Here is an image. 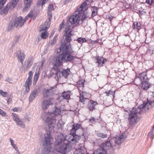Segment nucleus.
<instances>
[{"label":"nucleus","mask_w":154,"mask_h":154,"mask_svg":"<svg viewBox=\"0 0 154 154\" xmlns=\"http://www.w3.org/2000/svg\"><path fill=\"white\" fill-rule=\"evenodd\" d=\"M143 11H141V10H139V12L138 13V14L140 16V15H143V13H142Z\"/></svg>","instance_id":"59"},{"label":"nucleus","mask_w":154,"mask_h":154,"mask_svg":"<svg viewBox=\"0 0 154 154\" xmlns=\"http://www.w3.org/2000/svg\"><path fill=\"white\" fill-rule=\"evenodd\" d=\"M46 119L44 122L45 126V130L47 131L45 135L44 146L50 145L53 141V138L51 135V132L53 130L56 124V120L53 118L50 113H47L45 116Z\"/></svg>","instance_id":"2"},{"label":"nucleus","mask_w":154,"mask_h":154,"mask_svg":"<svg viewBox=\"0 0 154 154\" xmlns=\"http://www.w3.org/2000/svg\"><path fill=\"white\" fill-rule=\"evenodd\" d=\"M51 152L49 150H48L47 148H45L42 150V154H49V153Z\"/></svg>","instance_id":"40"},{"label":"nucleus","mask_w":154,"mask_h":154,"mask_svg":"<svg viewBox=\"0 0 154 154\" xmlns=\"http://www.w3.org/2000/svg\"><path fill=\"white\" fill-rule=\"evenodd\" d=\"M97 104V101L92 100H89L88 104V107L90 111H93L95 109V106Z\"/></svg>","instance_id":"17"},{"label":"nucleus","mask_w":154,"mask_h":154,"mask_svg":"<svg viewBox=\"0 0 154 154\" xmlns=\"http://www.w3.org/2000/svg\"><path fill=\"white\" fill-rule=\"evenodd\" d=\"M70 92H64L62 94V97L63 98L68 100L69 99L71 95Z\"/></svg>","instance_id":"31"},{"label":"nucleus","mask_w":154,"mask_h":154,"mask_svg":"<svg viewBox=\"0 0 154 154\" xmlns=\"http://www.w3.org/2000/svg\"><path fill=\"white\" fill-rule=\"evenodd\" d=\"M20 37V35L16 36L15 37V40L16 42H18Z\"/></svg>","instance_id":"55"},{"label":"nucleus","mask_w":154,"mask_h":154,"mask_svg":"<svg viewBox=\"0 0 154 154\" xmlns=\"http://www.w3.org/2000/svg\"><path fill=\"white\" fill-rule=\"evenodd\" d=\"M70 26H66L64 31L65 33H68L69 31L70 30Z\"/></svg>","instance_id":"50"},{"label":"nucleus","mask_w":154,"mask_h":154,"mask_svg":"<svg viewBox=\"0 0 154 154\" xmlns=\"http://www.w3.org/2000/svg\"><path fill=\"white\" fill-rule=\"evenodd\" d=\"M32 83V79L27 78L24 85V86L26 87L25 92L27 93L30 90V86Z\"/></svg>","instance_id":"18"},{"label":"nucleus","mask_w":154,"mask_h":154,"mask_svg":"<svg viewBox=\"0 0 154 154\" xmlns=\"http://www.w3.org/2000/svg\"><path fill=\"white\" fill-rule=\"evenodd\" d=\"M154 106V100L153 101H147L143 103V104L140 106L138 108H134L129 114L128 121L130 125H133L137 123L136 120L138 114H140L142 111V109L145 108V110H149L150 108Z\"/></svg>","instance_id":"3"},{"label":"nucleus","mask_w":154,"mask_h":154,"mask_svg":"<svg viewBox=\"0 0 154 154\" xmlns=\"http://www.w3.org/2000/svg\"><path fill=\"white\" fill-rule=\"evenodd\" d=\"M33 73L32 71H30L29 73V76L27 78L32 79Z\"/></svg>","instance_id":"53"},{"label":"nucleus","mask_w":154,"mask_h":154,"mask_svg":"<svg viewBox=\"0 0 154 154\" xmlns=\"http://www.w3.org/2000/svg\"><path fill=\"white\" fill-rule=\"evenodd\" d=\"M10 141L11 142V145L13 147L14 149L16 150H17V148L16 146V145L14 144V140L11 138H10Z\"/></svg>","instance_id":"41"},{"label":"nucleus","mask_w":154,"mask_h":154,"mask_svg":"<svg viewBox=\"0 0 154 154\" xmlns=\"http://www.w3.org/2000/svg\"><path fill=\"white\" fill-rule=\"evenodd\" d=\"M55 78L58 82L60 81L61 79H63L64 78L63 76L61 75V71L56 72Z\"/></svg>","instance_id":"28"},{"label":"nucleus","mask_w":154,"mask_h":154,"mask_svg":"<svg viewBox=\"0 0 154 154\" xmlns=\"http://www.w3.org/2000/svg\"><path fill=\"white\" fill-rule=\"evenodd\" d=\"M54 10V6L53 4H50L48 8V11H51L52 10Z\"/></svg>","instance_id":"48"},{"label":"nucleus","mask_w":154,"mask_h":154,"mask_svg":"<svg viewBox=\"0 0 154 154\" xmlns=\"http://www.w3.org/2000/svg\"><path fill=\"white\" fill-rule=\"evenodd\" d=\"M124 136L122 134L117 135L115 137L113 138V140L114 141L116 144H120L122 142Z\"/></svg>","instance_id":"16"},{"label":"nucleus","mask_w":154,"mask_h":154,"mask_svg":"<svg viewBox=\"0 0 154 154\" xmlns=\"http://www.w3.org/2000/svg\"><path fill=\"white\" fill-rule=\"evenodd\" d=\"M53 99L49 98L44 100L42 103V107L43 110H47L49 106L53 104Z\"/></svg>","instance_id":"9"},{"label":"nucleus","mask_w":154,"mask_h":154,"mask_svg":"<svg viewBox=\"0 0 154 154\" xmlns=\"http://www.w3.org/2000/svg\"><path fill=\"white\" fill-rule=\"evenodd\" d=\"M68 45L65 44L63 45V48L65 51L64 53L61 54L58 56L62 61L64 60L66 62L70 61L73 59V56L70 54H72L73 51L70 48L69 45V44Z\"/></svg>","instance_id":"5"},{"label":"nucleus","mask_w":154,"mask_h":154,"mask_svg":"<svg viewBox=\"0 0 154 154\" xmlns=\"http://www.w3.org/2000/svg\"><path fill=\"white\" fill-rule=\"evenodd\" d=\"M141 26V23L140 22H135L133 23V27L134 30L138 31L140 29Z\"/></svg>","instance_id":"26"},{"label":"nucleus","mask_w":154,"mask_h":154,"mask_svg":"<svg viewBox=\"0 0 154 154\" xmlns=\"http://www.w3.org/2000/svg\"><path fill=\"white\" fill-rule=\"evenodd\" d=\"M72 0H66L64 2L65 4H66L69 3Z\"/></svg>","instance_id":"60"},{"label":"nucleus","mask_w":154,"mask_h":154,"mask_svg":"<svg viewBox=\"0 0 154 154\" xmlns=\"http://www.w3.org/2000/svg\"><path fill=\"white\" fill-rule=\"evenodd\" d=\"M56 89L54 87H49L43 88L42 90V94L45 98H47L55 94Z\"/></svg>","instance_id":"8"},{"label":"nucleus","mask_w":154,"mask_h":154,"mask_svg":"<svg viewBox=\"0 0 154 154\" xmlns=\"http://www.w3.org/2000/svg\"><path fill=\"white\" fill-rule=\"evenodd\" d=\"M97 63H98V67H102L104 64L105 62L107 61L106 59L103 58L102 57H98L96 58Z\"/></svg>","instance_id":"19"},{"label":"nucleus","mask_w":154,"mask_h":154,"mask_svg":"<svg viewBox=\"0 0 154 154\" xmlns=\"http://www.w3.org/2000/svg\"><path fill=\"white\" fill-rule=\"evenodd\" d=\"M108 19H109L110 21H111L112 19V17L111 16H109L108 18Z\"/></svg>","instance_id":"61"},{"label":"nucleus","mask_w":154,"mask_h":154,"mask_svg":"<svg viewBox=\"0 0 154 154\" xmlns=\"http://www.w3.org/2000/svg\"><path fill=\"white\" fill-rule=\"evenodd\" d=\"M39 75V73L36 72H35L34 75L33 81V84L34 85H36L37 82L38 80Z\"/></svg>","instance_id":"34"},{"label":"nucleus","mask_w":154,"mask_h":154,"mask_svg":"<svg viewBox=\"0 0 154 154\" xmlns=\"http://www.w3.org/2000/svg\"><path fill=\"white\" fill-rule=\"evenodd\" d=\"M154 2V0H146V3L149 5H153Z\"/></svg>","instance_id":"45"},{"label":"nucleus","mask_w":154,"mask_h":154,"mask_svg":"<svg viewBox=\"0 0 154 154\" xmlns=\"http://www.w3.org/2000/svg\"><path fill=\"white\" fill-rule=\"evenodd\" d=\"M80 101L83 103H85L88 99V98L90 97L91 94L89 93L85 92H82V93L80 92Z\"/></svg>","instance_id":"11"},{"label":"nucleus","mask_w":154,"mask_h":154,"mask_svg":"<svg viewBox=\"0 0 154 154\" xmlns=\"http://www.w3.org/2000/svg\"><path fill=\"white\" fill-rule=\"evenodd\" d=\"M17 110V108H14L13 109V111L14 112L16 111Z\"/></svg>","instance_id":"62"},{"label":"nucleus","mask_w":154,"mask_h":154,"mask_svg":"<svg viewBox=\"0 0 154 154\" xmlns=\"http://www.w3.org/2000/svg\"><path fill=\"white\" fill-rule=\"evenodd\" d=\"M106 151L103 147L100 146V147L97 150H94L93 154H106Z\"/></svg>","instance_id":"23"},{"label":"nucleus","mask_w":154,"mask_h":154,"mask_svg":"<svg viewBox=\"0 0 154 154\" xmlns=\"http://www.w3.org/2000/svg\"><path fill=\"white\" fill-rule=\"evenodd\" d=\"M12 96H10L9 97H8L7 101L8 103V104L12 100Z\"/></svg>","instance_id":"56"},{"label":"nucleus","mask_w":154,"mask_h":154,"mask_svg":"<svg viewBox=\"0 0 154 154\" xmlns=\"http://www.w3.org/2000/svg\"><path fill=\"white\" fill-rule=\"evenodd\" d=\"M64 27V24L63 22H62L60 24L59 26V30L60 31L62 29V28H63Z\"/></svg>","instance_id":"51"},{"label":"nucleus","mask_w":154,"mask_h":154,"mask_svg":"<svg viewBox=\"0 0 154 154\" xmlns=\"http://www.w3.org/2000/svg\"><path fill=\"white\" fill-rule=\"evenodd\" d=\"M141 88L144 90H147L150 85L148 79L141 82Z\"/></svg>","instance_id":"20"},{"label":"nucleus","mask_w":154,"mask_h":154,"mask_svg":"<svg viewBox=\"0 0 154 154\" xmlns=\"http://www.w3.org/2000/svg\"><path fill=\"white\" fill-rule=\"evenodd\" d=\"M79 140V137L78 136H75L70 134L69 138L67 139L69 143L75 144Z\"/></svg>","instance_id":"13"},{"label":"nucleus","mask_w":154,"mask_h":154,"mask_svg":"<svg viewBox=\"0 0 154 154\" xmlns=\"http://www.w3.org/2000/svg\"><path fill=\"white\" fill-rule=\"evenodd\" d=\"M48 33L47 31H44L41 33L40 36L42 39H45L48 37Z\"/></svg>","instance_id":"32"},{"label":"nucleus","mask_w":154,"mask_h":154,"mask_svg":"<svg viewBox=\"0 0 154 154\" xmlns=\"http://www.w3.org/2000/svg\"><path fill=\"white\" fill-rule=\"evenodd\" d=\"M62 66H63L62 61L57 56L56 59L52 69L56 72L60 71L62 69L61 67Z\"/></svg>","instance_id":"10"},{"label":"nucleus","mask_w":154,"mask_h":154,"mask_svg":"<svg viewBox=\"0 0 154 154\" xmlns=\"http://www.w3.org/2000/svg\"><path fill=\"white\" fill-rule=\"evenodd\" d=\"M7 1V0H0V9L3 7Z\"/></svg>","instance_id":"39"},{"label":"nucleus","mask_w":154,"mask_h":154,"mask_svg":"<svg viewBox=\"0 0 154 154\" xmlns=\"http://www.w3.org/2000/svg\"><path fill=\"white\" fill-rule=\"evenodd\" d=\"M32 64V62L31 59H29L27 60V67H29Z\"/></svg>","instance_id":"42"},{"label":"nucleus","mask_w":154,"mask_h":154,"mask_svg":"<svg viewBox=\"0 0 154 154\" xmlns=\"http://www.w3.org/2000/svg\"><path fill=\"white\" fill-rule=\"evenodd\" d=\"M61 71L62 76H63L64 78H66L69 73L70 70L67 69H64L63 71H62L61 69Z\"/></svg>","instance_id":"29"},{"label":"nucleus","mask_w":154,"mask_h":154,"mask_svg":"<svg viewBox=\"0 0 154 154\" xmlns=\"http://www.w3.org/2000/svg\"><path fill=\"white\" fill-rule=\"evenodd\" d=\"M72 30H70L68 33H65V41L67 43H69L72 40L71 37L73 35L72 33Z\"/></svg>","instance_id":"22"},{"label":"nucleus","mask_w":154,"mask_h":154,"mask_svg":"<svg viewBox=\"0 0 154 154\" xmlns=\"http://www.w3.org/2000/svg\"><path fill=\"white\" fill-rule=\"evenodd\" d=\"M62 112L60 108L56 107L55 110L53 112V114L55 116L60 115L61 114Z\"/></svg>","instance_id":"33"},{"label":"nucleus","mask_w":154,"mask_h":154,"mask_svg":"<svg viewBox=\"0 0 154 154\" xmlns=\"http://www.w3.org/2000/svg\"><path fill=\"white\" fill-rule=\"evenodd\" d=\"M51 11H48V18L49 20L50 21L52 17V14L51 12Z\"/></svg>","instance_id":"52"},{"label":"nucleus","mask_w":154,"mask_h":154,"mask_svg":"<svg viewBox=\"0 0 154 154\" xmlns=\"http://www.w3.org/2000/svg\"><path fill=\"white\" fill-rule=\"evenodd\" d=\"M38 89H35L31 93L29 97V100L30 102H32L38 94Z\"/></svg>","instance_id":"21"},{"label":"nucleus","mask_w":154,"mask_h":154,"mask_svg":"<svg viewBox=\"0 0 154 154\" xmlns=\"http://www.w3.org/2000/svg\"><path fill=\"white\" fill-rule=\"evenodd\" d=\"M153 132V131H151L149 132L148 134V137L149 138H151L152 137Z\"/></svg>","instance_id":"54"},{"label":"nucleus","mask_w":154,"mask_h":154,"mask_svg":"<svg viewBox=\"0 0 154 154\" xmlns=\"http://www.w3.org/2000/svg\"><path fill=\"white\" fill-rule=\"evenodd\" d=\"M3 77V75L1 74H0V79H1V78H2V77Z\"/></svg>","instance_id":"64"},{"label":"nucleus","mask_w":154,"mask_h":154,"mask_svg":"<svg viewBox=\"0 0 154 154\" xmlns=\"http://www.w3.org/2000/svg\"><path fill=\"white\" fill-rule=\"evenodd\" d=\"M25 55L24 54L20 51V54L18 55V59L21 62V64H23V62L25 58Z\"/></svg>","instance_id":"27"},{"label":"nucleus","mask_w":154,"mask_h":154,"mask_svg":"<svg viewBox=\"0 0 154 154\" xmlns=\"http://www.w3.org/2000/svg\"><path fill=\"white\" fill-rule=\"evenodd\" d=\"M57 36H55L54 37V38L53 40L51 41V45H54L55 44L57 40Z\"/></svg>","instance_id":"43"},{"label":"nucleus","mask_w":154,"mask_h":154,"mask_svg":"<svg viewBox=\"0 0 154 154\" xmlns=\"http://www.w3.org/2000/svg\"><path fill=\"white\" fill-rule=\"evenodd\" d=\"M83 85H84L83 83L82 82V84H81V88H83Z\"/></svg>","instance_id":"63"},{"label":"nucleus","mask_w":154,"mask_h":154,"mask_svg":"<svg viewBox=\"0 0 154 154\" xmlns=\"http://www.w3.org/2000/svg\"><path fill=\"white\" fill-rule=\"evenodd\" d=\"M87 3L84 2L79 7H78L74 12L68 18V20L72 25L76 26L79 25L81 22L83 23L89 14L87 12H84L87 9Z\"/></svg>","instance_id":"1"},{"label":"nucleus","mask_w":154,"mask_h":154,"mask_svg":"<svg viewBox=\"0 0 154 154\" xmlns=\"http://www.w3.org/2000/svg\"><path fill=\"white\" fill-rule=\"evenodd\" d=\"M18 1L19 0H12L11 2H8L1 10V14L4 15L7 14L10 10H12L15 7Z\"/></svg>","instance_id":"7"},{"label":"nucleus","mask_w":154,"mask_h":154,"mask_svg":"<svg viewBox=\"0 0 154 154\" xmlns=\"http://www.w3.org/2000/svg\"><path fill=\"white\" fill-rule=\"evenodd\" d=\"M98 136L99 137H101L102 138H106L107 137V135L104 134L103 133H99L97 134Z\"/></svg>","instance_id":"44"},{"label":"nucleus","mask_w":154,"mask_h":154,"mask_svg":"<svg viewBox=\"0 0 154 154\" xmlns=\"http://www.w3.org/2000/svg\"><path fill=\"white\" fill-rule=\"evenodd\" d=\"M0 94L3 97H6L8 94L7 92L4 91L0 89Z\"/></svg>","instance_id":"37"},{"label":"nucleus","mask_w":154,"mask_h":154,"mask_svg":"<svg viewBox=\"0 0 154 154\" xmlns=\"http://www.w3.org/2000/svg\"><path fill=\"white\" fill-rule=\"evenodd\" d=\"M6 113L4 111L2 110L0 108V115L2 116H6Z\"/></svg>","instance_id":"49"},{"label":"nucleus","mask_w":154,"mask_h":154,"mask_svg":"<svg viewBox=\"0 0 154 154\" xmlns=\"http://www.w3.org/2000/svg\"><path fill=\"white\" fill-rule=\"evenodd\" d=\"M89 121L91 122L94 123L95 122V119L94 118H91L90 119Z\"/></svg>","instance_id":"57"},{"label":"nucleus","mask_w":154,"mask_h":154,"mask_svg":"<svg viewBox=\"0 0 154 154\" xmlns=\"http://www.w3.org/2000/svg\"><path fill=\"white\" fill-rule=\"evenodd\" d=\"M33 17V14L32 12H30L23 19L22 17H19L15 20L14 24L11 25V22L9 26V28L11 29L14 26L17 27L18 26L22 27L26 22L29 17Z\"/></svg>","instance_id":"6"},{"label":"nucleus","mask_w":154,"mask_h":154,"mask_svg":"<svg viewBox=\"0 0 154 154\" xmlns=\"http://www.w3.org/2000/svg\"><path fill=\"white\" fill-rule=\"evenodd\" d=\"M32 0H24V3L25 5V7L23 9L25 11L27 10V9L30 8L31 4L32 2Z\"/></svg>","instance_id":"25"},{"label":"nucleus","mask_w":154,"mask_h":154,"mask_svg":"<svg viewBox=\"0 0 154 154\" xmlns=\"http://www.w3.org/2000/svg\"><path fill=\"white\" fill-rule=\"evenodd\" d=\"M73 127L77 130L78 129L80 128L81 127V126L80 124H74L73 125Z\"/></svg>","instance_id":"46"},{"label":"nucleus","mask_w":154,"mask_h":154,"mask_svg":"<svg viewBox=\"0 0 154 154\" xmlns=\"http://www.w3.org/2000/svg\"><path fill=\"white\" fill-rule=\"evenodd\" d=\"M78 42L80 44H82L87 42V40L85 38H79L77 40Z\"/></svg>","instance_id":"35"},{"label":"nucleus","mask_w":154,"mask_h":154,"mask_svg":"<svg viewBox=\"0 0 154 154\" xmlns=\"http://www.w3.org/2000/svg\"><path fill=\"white\" fill-rule=\"evenodd\" d=\"M105 93L106 94V96H109L110 94H112L113 95V97H114L115 91H112L111 90H109L108 91H106Z\"/></svg>","instance_id":"38"},{"label":"nucleus","mask_w":154,"mask_h":154,"mask_svg":"<svg viewBox=\"0 0 154 154\" xmlns=\"http://www.w3.org/2000/svg\"><path fill=\"white\" fill-rule=\"evenodd\" d=\"M50 24L48 21H45L44 24H42L40 27V32L42 31H46L49 27Z\"/></svg>","instance_id":"24"},{"label":"nucleus","mask_w":154,"mask_h":154,"mask_svg":"<svg viewBox=\"0 0 154 154\" xmlns=\"http://www.w3.org/2000/svg\"><path fill=\"white\" fill-rule=\"evenodd\" d=\"M64 140L63 135L60 134L56 138L55 142V148L56 150L58 152L62 153H65L69 151L71 147L69 146V143H64Z\"/></svg>","instance_id":"4"},{"label":"nucleus","mask_w":154,"mask_h":154,"mask_svg":"<svg viewBox=\"0 0 154 154\" xmlns=\"http://www.w3.org/2000/svg\"><path fill=\"white\" fill-rule=\"evenodd\" d=\"M76 130L73 127L72 128L71 130V133L70 134H72L74 135L77 136L75 134V132Z\"/></svg>","instance_id":"47"},{"label":"nucleus","mask_w":154,"mask_h":154,"mask_svg":"<svg viewBox=\"0 0 154 154\" xmlns=\"http://www.w3.org/2000/svg\"><path fill=\"white\" fill-rule=\"evenodd\" d=\"M112 139L109 138L105 142L102 143L100 145V146L103 147L106 150L109 149L112 146Z\"/></svg>","instance_id":"12"},{"label":"nucleus","mask_w":154,"mask_h":154,"mask_svg":"<svg viewBox=\"0 0 154 154\" xmlns=\"http://www.w3.org/2000/svg\"><path fill=\"white\" fill-rule=\"evenodd\" d=\"M92 8V13L91 15V17H94L97 15L98 10V8L95 6L93 7Z\"/></svg>","instance_id":"30"},{"label":"nucleus","mask_w":154,"mask_h":154,"mask_svg":"<svg viewBox=\"0 0 154 154\" xmlns=\"http://www.w3.org/2000/svg\"><path fill=\"white\" fill-rule=\"evenodd\" d=\"M131 6L130 5L128 4L127 3H126V9L130 8Z\"/></svg>","instance_id":"58"},{"label":"nucleus","mask_w":154,"mask_h":154,"mask_svg":"<svg viewBox=\"0 0 154 154\" xmlns=\"http://www.w3.org/2000/svg\"><path fill=\"white\" fill-rule=\"evenodd\" d=\"M48 0H38L37 3V5L38 6H42L45 3L46 1H48Z\"/></svg>","instance_id":"36"},{"label":"nucleus","mask_w":154,"mask_h":154,"mask_svg":"<svg viewBox=\"0 0 154 154\" xmlns=\"http://www.w3.org/2000/svg\"><path fill=\"white\" fill-rule=\"evenodd\" d=\"M12 115L13 116V118L16 122L17 125L21 127H24L25 125L24 124L22 121L20 120L19 118L17 115L15 113H12Z\"/></svg>","instance_id":"15"},{"label":"nucleus","mask_w":154,"mask_h":154,"mask_svg":"<svg viewBox=\"0 0 154 154\" xmlns=\"http://www.w3.org/2000/svg\"><path fill=\"white\" fill-rule=\"evenodd\" d=\"M147 72V70H146L144 72H142L139 74L138 77L137 76V75H136L135 80H137V78H139L141 82L146 80H148V79H147L146 74Z\"/></svg>","instance_id":"14"}]
</instances>
